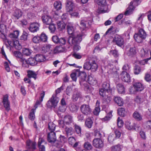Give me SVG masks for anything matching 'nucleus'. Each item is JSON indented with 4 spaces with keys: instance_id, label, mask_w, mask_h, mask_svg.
<instances>
[{
    "instance_id": "nucleus-1",
    "label": "nucleus",
    "mask_w": 151,
    "mask_h": 151,
    "mask_svg": "<svg viewBox=\"0 0 151 151\" xmlns=\"http://www.w3.org/2000/svg\"><path fill=\"white\" fill-rule=\"evenodd\" d=\"M77 73L80 78V84L83 87L84 90L88 91L89 88L88 83L86 81V78L87 76L86 73L83 72H80L79 70H77Z\"/></svg>"
},
{
    "instance_id": "nucleus-2",
    "label": "nucleus",
    "mask_w": 151,
    "mask_h": 151,
    "mask_svg": "<svg viewBox=\"0 0 151 151\" xmlns=\"http://www.w3.org/2000/svg\"><path fill=\"white\" fill-rule=\"evenodd\" d=\"M84 36L83 33H80L77 35L74 34L72 37H69L68 40L69 44L71 45L79 44L82 40Z\"/></svg>"
},
{
    "instance_id": "nucleus-3",
    "label": "nucleus",
    "mask_w": 151,
    "mask_h": 151,
    "mask_svg": "<svg viewBox=\"0 0 151 151\" xmlns=\"http://www.w3.org/2000/svg\"><path fill=\"white\" fill-rule=\"evenodd\" d=\"M59 101L58 98L56 97L55 95H53L52 97L48 101L46 105L49 108H55Z\"/></svg>"
},
{
    "instance_id": "nucleus-4",
    "label": "nucleus",
    "mask_w": 151,
    "mask_h": 151,
    "mask_svg": "<svg viewBox=\"0 0 151 151\" xmlns=\"http://www.w3.org/2000/svg\"><path fill=\"white\" fill-rule=\"evenodd\" d=\"M82 113L86 115H89L91 113V109L88 105L83 104L80 107Z\"/></svg>"
},
{
    "instance_id": "nucleus-5",
    "label": "nucleus",
    "mask_w": 151,
    "mask_h": 151,
    "mask_svg": "<svg viewBox=\"0 0 151 151\" xmlns=\"http://www.w3.org/2000/svg\"><path fill=\"white\" fill-rule=\"evenodd\" d=\"M93 145L96 148L101 149L103 147L104 143L101 139L96 138L93 141Z\"/></svg>"
},
{
    "instance_id": "nucleus-6",
    "label": "nucleus",
    "mask_w": 151,
    "mask_h": 151,
    "mask_svg": "<svg viewBox=\"0 0 151 151\" xmlns=\"http://www.w3.org/2000/svg\"><path fill=\"white\" fill-rule=\"evenodd\" d=\"M47 139L49 142L52 144H54L56 139L55 132H51L47 134Z\"/></svg>"
},
{
    "instance_id": "nucleus-7",
    "label": "nucleus",
    "mask_w": 151,
    "mask_h": 151,
    "mask_svg": "<svg viewBox=\"0 0 151 151\" xmlns=\"http://www.w3.org/2000/svg\"><path fill=\"white\" fill-rule=\"evenodd\" d=\"M8 97L7 94L4 96L2 101L4 107L7 111L10 109V102L8 100Z\"/></svg>"
},
{
    "instance_id": "nucleus-8",
    "label": "nucleus",
    "mask_w": 151,
    "mask_h": 151,
    "mask_svg": "<svg viewBox=\"0 0 151 151\" xmlns=\"http://www.w3.org/2000/svg\"><path fill=\"white\" fill-rule=\"evenodd\" d=\"M40 24L37 23H33L30 25L29 28V30L32 32H37L39 30Z\"/></svg>"
},
{
    "instance_id": "nucleus-9",
    "label": "nucleus",
    "mask_w": 151,
    "mask_h": 151,
    "mask_svg": "<svg viewBox=\"0 0 151 151\" xmlns=\"http://www.w3.org/2000/svg\"><path fill=\"white\" fill-rule=\"evenodd\" d=\"M121 78L123 81L126 82H129L131 79L129 74L126 72L123 71L120 75Z\"/></svg>"
},
{
    "instance_id": "nucleus-10",
    "label": "nucleus",
    "mask_w": 151,
    "mask_h": 151,
    "mask_svg": "<svg viewBox=\"0 0 151 151\" xmlns=\"http://www.w3.org/2000/svg\"><path fill=\"white\" fill-rule=\"evenodd\" d=\"M46 143V142L44 139L42 138L39 139L38 142V146L39 151H45V147L44 145Z\"/></svg>"
},
{
    "instance_id": "nucleus-11",
    "label": "nucleus",
    "mask_w": 151,
    "mask_h": 151,
    "mask_svg": "<svg viewBox=\"0 0 151 151\" xmlns=\"http://www.w3.org/2000/svg\"><path fill=\"white\" fill-rule=\"evenodd\" d=\"M113 42L119 46H121L124 43V40L120 36H117L114 38Z\"/></svg>"
},
{
    "instance_id": "nucleus-12",
    "label": "nucleus",
    "mask_w": 151,
    "mask_h": 151,
    "mask_svg": "<svg viewBox=\"0 0 151 151\" xmlns=\"http://www.w3.org/2000/svg\"><path fill=\"white\" fill-rule=\"evenodd\" d=\"M126 52L128 56L132 57L134 56L136 53V48L134 47H130L129 49L127 50Z\"/></svg>"
},
{
    "instance_id": "nucleus-13",
    "label": "nucleus",
    "mask_w": 151,
    "mask_h": 151,
    "mask_svg": "<svg viewBox=\"0 0 151 151\" xmlns=\"http://www.w3.org/2000/svg\"><path fill=\"white\" fill-rule=\"evenodd\" d=\"M42 19L43 23L46 25L50 24L52 23V19L47 15H43L42 17Z\"/></svg>"
},
{
    "instance_id": "nucleus-14",
    "label": "nucleus",
    "mask_w": 151,
    "mask_h": 151,
    "mask_svg": "<svg viewBox=\"0 0 151 151\" xmlns=\"http://www.w3.org/2000/svg\"><path fill=\"white\" fill-rule=\"evenodd\" d=\"M133 86L135 89L137 91H142L144 88L143 85L141 83L139 82H136L134 83Z\"/></svg>"
},
{
    "instance_id": "nucleus-15",
    "label": "nucleus",
    "mask_w": 151,
    "mask_h": 151,
    "mask_svg": "<svg viewBox=\"0 0 151 151\" xmlns=\"http://www.w3.org/2000/svg\"><path fill=\"white\" fill-rule=\"evenodd\" d=\"M73 6L74 4L72 1H67L66 5L67 12H68L72 11Z\"/></svg>"
},
{
    "instance_id": "nucleus-16",
    "label": "nucleus",
    "mask_w": 151,
    "mask_h": 151,
    "mask_svg": "<svg viewBox=\"0 0 151 151\" xmlns=\"http://www.w3.org/2000/svg\"><path fill=\"white\" fill-rule=\"evenodd\" d=\"M114 102L119 106H122L124 104L122 99L119 96H114Z\"/></svg>"
},
{
    "instance_id": "nucleus-17",
    "label": "nucleus",
    "mask_w": 151,
    "mask_h": 151,
    "mask_svg": "<svg viewBox=\"0 0 151 151\" xmlns=\"http://www.w3.org/2000/svg\"><path fill=\"white\" fill-rule=\"evenodd\" d=\"M27 76L29 78H33L36 80L37 78V74L34 71L28 70L27 71Z\"/></svg>"
},
{
    "instance_id": "nucleus-18",
    "label": "nucleus",
    "mask_w": 151,
    "mask_h": 151,
    "mask_svg": "<svg viewBox=\"0 0 151 151\" xmlns=\"http://www.w3.org/2000/svg\"><path fill=\"white\" fill-rule=\"evenodd\" d=\"M45 95V93L44 91H43L40 93L39 100H37L35 104V109L37 108L38 106L40 105L41 102L42 101Z\"/></svg>"
},
{
    "instance_id": "nucleus-19",
    "label": "nucleus",
    "mask_w": 151,
    "mask_h": 151,
    "mask_svg": "<svg viewBox=\"0 0 151 151\" xmlns=\"http://www.w3.org/2000/svg\"><path fill=\"white\" fill-rule=\"evenodd\" d=\"M100 102L99 101L97 100L96 103V107L93 111V113L94 115H97L99 114L100 111Z\"/></svg>"
},
{
    "instance_id": "nucleus-20",
    "label": "nucleus",
    "mask_w": 151,
    "mask_h": 151,
    "mask_svg": "<svg viewBox=\"0 0 151 151\" xmlns=\"http://www.w3.org/2000/svg\"><path fill=\"white\" fill-rule=\"evenodd\" d=\"M93 123V121L91 118L90 117H88L86 119L85 122V125L87 127L90 128L92 127Z\"/></svg>"
},
{
    "instance_id": "nucleus-21",
    "label": "nucleus",
    "mask_w": 151,
    "mask_h": 151,
    "mask_svg": "<svg viewBox=\"0 0 151 151\" xmlns=\"http://www.w3.org/2000/svg\"><path fill=\"white\" fill-rule=\"evenodd\" d=\"M7 42L9 45L11 47L14 46L16 48L17 46H19V48H21V46L20 45L19 41L17 40L14 41L13 42L7 40Z\"/></svg>"
},
{
    "instance_id": "nucleus-22",
    "label": "nucleus",
    "mask_w": 151,
    "mask_h": 151,
    "mask_svg": "<svg viewBox=\"0 0 151 151\" xmlns=\"http://www.w3.org/2000/svg\"><path fill=\"white\" fill-rule=\"evenodd\" d=\"M88 83L91 85H96L97 83V80L96 78L91 75H90L88 76Z\"/></svg>"
},
{
    "instance_id": "nucleus-23",
    "label": "nucleus",
    "mask_w": 151,
    "mask_h": 151,
    "mask_svg": "<svg viewBox=\"0 0 151 151\" xmlns=\"http://www.w3.org/2000/svg\"><path fill=\"white\" fill-rule=\"evenodd\" d=\"M27 145L28 148L31 149L32 150H34L36 149V143L34 142L30 141H27Z\"/></svg>"
},
{
    "instance_id": "nucleus-24",
    "label": "nucleus",
    "mask_w": 151,
    "mask_h": 151,
    "mask_svg": "<svg viewBox=\"0 0 151 151\" xmlns=\"http://www.w3.org/2000/svg\"><path fill=\"white\" fill-rule=\"evenodd\" d=\"M72 117L69 115H66L64 117V122L67 124H69L73 122Z\"/></svg>"
},
{
    "instance_id": "nucleus-25",
    "label": "nucleus",
    "mask_w": 151,
    "mask_h": 151,
    "mask_svg": "<svg viewBox=\"0 0 151 151\" xmlns=\"http://www.w3.org/2000/svg\"><path fill=\"white\" fill-rule=\"evenodd\" d=\"M35 57L37 62H43L44 61L45 59V56L42 54H37Z\"/></svg>"
},
{
    "instance_id": "nucleus-26",
    "label": "nucleus",
    "mask_w": 151,
    "mask_h": 151,
    "mask_svg": "<svg viewBox=\"0 0 151 151\" xmlns=\"http://www.w3.org/2000/svg\"><path fill=\"white\" fill-rule=\"evenodd\" d=\"M125 125L127 128L129 130L136 129L135 127V124L134 123H131L129 121L126 122Z\"/></svg>"
},
{
    "instance_id": "nucleus-27",
    "label": "nucleus",
    "mask_w": 151,
    "mask_h": 151,
    "mask_svg": "<svg viewBox=\"0 0 151 151\" xmlns=\"http://www.w3.org/2000/svg\"><path fill=\"white\" fill-rule=\"evenodd\" d=\"M134 9V7H133V6L129 5V7L127 8L126 11L125 12L124 14L125 16H128L131 14Z\"/></svg>"
},
{
    "instance_id": "nucleus-28",
    "label": "nucleus",
    "mask_w": 151,
    "mask_h": 151,
    "mask_svg": "<svg viewBox=\"0 0 151 151\" xmlns=\"http://www.w3.org/2000/svg\"><path fill=\"white\" fill-rule=\"evenodd\" d=\"M98 65L95 61L92 60L91 62L90 70L92 72H95L97 69Z\"/></svg>"
},
{
    "instance_id": "nucleus-29",
    "label": "nucleus",
    "mask_w": 151,
    "mask_h": 151,
    "mask_svg": "<svg viewBox=\"0 0 151 151\" xmlns=\"http://www.w3.org/2000/svg\"><path fill=\"white\" fill-rule=\"evenodd\" d=\"M81 97V95L80 93L76 91L74 92L72 99L73 101H76Z\"/></svg>"
},
{
    "instance_id": "nucleus-30",
    "label": "nucleus",
    "mask_w": 151,
    "mask_h": 151,
    "mask_svg": "<svg viewBox=\"0 0 151 151\" xmlns=\"http://www.w3.org/2000/svg\"><path fill=\"white\" fill-rule=\"evenodd\" d=\"M28 63L29 65L32 66L35 65L37 64V62L35 58H30L28 60Z\"/></svg>"
},
{
    "instance_id": "nucleus-31",
    "label": "nucleus",
    "mask_w": 151,
    "mask_h": 151,
    "mask_svg": "<svg viewBox=\"0 0 151 151\" xmlns=\"http://www.w3.org/2000/svg\"><path fill=\"white\" fill-rule=\"evenodd\" d=\"M65 131L67 135H72L73 132V129L71 127H66L65 128Z\"/></svg>"
},
{
    "instance_id": "nucleus-32",
    "label": "nucleus",
    "mask_w": 151,
    "mask_h": 151,
    "mask_svg": "<svg viewBox=\"0 0 151 151\" xmlns=\"http://www.w3.org/2000/svg\"><path fill=\"white\" fill-rule=\"evenodd\" d=\"M122 147V146L119 144L116 145L111 147V151H121Z\"/></svg>"
},
{
    "instance_id": "nucleus-33",
    "label": "nucleus",
    "mask_w": 151,
    "mask_h": 151,
    "mask_svg": "<svg viewBox=\"0 0 151 151\" xmlns=\"http://www.w3.org/2000/svg\"><path fill=\"white\" fill-rule=\"evenodd\" d=\"M117 90L120 93H123L124 92V88L123 85L121 84H118L116 86Z\"/></svg>"
},
{
    "instance_id": "nucleus-34",
    "label": "nucleus",
    "mask_w": 151,
    "mask_h": 151,
    "mask_svg": "<svg viewBox=\"0 0 151 151\" xmlns=\"http://www.w3.org/2000/svg\"><path fill=\"white\" fill-rule=\"evenodd\" d=\"M138 35L141 36L142 38L145 39L147 37V35L144 30L142 29H140L139 31Z\"/></svg>"
},
{
    "instance_id": "nucleus-35",
    "label": "nucleus",
    "mask_w": 151,
    "mask_h": 151,
    "mask_svg": "<svg viewBox=\"0 0 151 151\" xmlns=\"http://www.w3.org/2000/svg\"><path fill=\"white\" fill-rule=\"evenodd\" d=\"M67 32L69 35H73L75 34L74 29L73 26L70 25H68L67 26Z\"/></svg>"
},
{
    "instance_id": "nucleus-36",
    "label": "nucleus",
    "mask_w": 151,
    "mask_h": 151,
    "mask_svg": "<svg viewBox=\"0 0 151 151\" xmlns=\"http://www.w3.org/2000/svg\"><path fill=\"white\" fill-rule=\"evenodd\" d=\"M134 118L137 121H141L142 119V116L138 112L136 111L133 114Z\"/></svg>"
},
{
    "instance_id": "nucleus-37",
    "label": "nucleus",
    "mask_w": 151,
    "mask_h": 151,
    "mask_svg": "<svg viewBox=\"0 0 151 151\" xmlns=\"http://www.w3.org/2000/svg\"><path fill=\"white\" fill-rule=\"evenodd\" d=\"M84 148L88 150H90L92 149L93 146L91 144L88 142H85L83 145Z\"/></svg>"
},
{
    "instance_id": "nucleus-38",
    "label": "nucleus",
    "mask_w": 151,
    "mask_h": 151,
    "mask_svg": "<svg viewBox=\"0 0 151 151\" xmlns=\"http://www.w3.org/2000/svg\"><path fill=\"white\" fill-rule=\"evenodd\" d=\"M134 37L136 41L138 43H141L142 42L143 40H145L141 36H139L138 34H135Z\"/></svg>"
},
{
    "instance_id": "nucleus-39",
    "label": "nucleus",
    "mask_w": 151,
    "mask_h": 151,
    "mask_svg": "<svg viewBox=\"0 0 151 151\" xmlns=\"http://www.w3.org/2000/svg\"><path fill=\"white\" fill-rule=\"evenodd\" d=\"M64 49L62 46H56L55 48L53 53L54 54H56L63 52L64 51Z\"/></svg>"
},
{
    "instance_id": "nucleus-40",
    "label": "nucleus",
    "mask_w": 151,
    "mask_h": 151,
    "mask_svg": "<svg viewBox=\"0 0 151 151\" xmlns=\"http://www.w3.org/2000/svg\"><path fill=\"white\" fill-rule=\"evenodd\" d=\"M56 127V125L52 122H50L48 124V129L50 132H54Z\"/></svg>"
},
{
    "instance_id": "nucleus-41",
    "label": "nucleus",
    "mask_w": 151,
    "mask_h": 151,
    "mask_svg": "<svg viewBox=\"0 0 151 151\" xmlns=\"http://www.w3.org/2000/svg\"><path fill=\"white\" fill-rule=\"evenodd\" d=\"M14 55L16 58L19 59V60L20 61L21 59L24 58L23 57V55L22 53L17 51H15L14 52Z\"/></svg>"
},
{
    "instance_id": "nucleus-42",
    "label": "nucleus",
    "mask_w": 151,
    "mask_h": 151,
    "mask_svg": "<svg viewBox=\"0 0 151 151\" xmlns=\"http://www.w3.org/2000/svg\"><path fill=\"white\" fill-rule=\"evenodd\" d=\"M118 113L119 115L122 116H124L126 114V112L124 109L122 107L119 108L118 110Z\"/></svg>"
},
{
    "instance_id": "nucleus-43",
    "label": "nucleus",
    "mask_w": 151,
    "mask_h": 151,
    "mask_svg": "<svg viewBox=\"0 0 151 151\" xmlns=\"http://www.w3.org/2000/svg\"><path fill=\"white\" fill-rule=\"evenodd\" d=\"M19 34V32L17 30L14 31L13 33H11L9 35V37L12 38H17Z\"/></svg>"
},
{
    "instance_id": "nucleus-44",
    "label": "nucleus",
    "mask_w": 151,
    "mask_h": 151,
    "mask_svg": "<svg viewBox=\"0 0 151 151\" xmlns=\"http://www.w3.org/2000/svg\"><path fill=\"white\" fill-rule=\"evenodd\" d=\"M102 88L108 91H109L110 88L109 83L107 82H104L102 85Z\"/></svg>"
},
{
    "instance_id": "nucleus-45",
    "label": "nucleus",
    "mask_w": 151,
    "mask_h": 151,
    "mask_svg": "<svg viewBox=\"0 0 151 151\" xmlns=\"http://www.w3.org/2000/svg\"><path fill=\"white\" fill-rule=\"evenodd\" d=\"M75 130L77 134L79 135L81 134V128L78 125L75 124L74 125Z\"/></svg>"
},
{
    "instance_id": "nucleus-46",
    "label": "nucleus",
    "mask_w": 151,
    "mask_h": 151,
    "mask_svg": "<svg viewBox=\"0 0 151 151\" xmlns=\"http://www.w3.org/2000/svg\"><path fill=\"white\" fill-rule=\"evenodd\" d=\"M32 52L31 50L28 48H24L22 50V53L24 55L26 56L30 55Z\"/></svg>"
},
{
    "instance_id": "nucleus-47",
    "label": "nucleus",
    "mask_w": 151,
    "mask_h": 151,
    "mask_svg": "<svg viewBox=\"0 0 151 151\" xmlns=\"http://www.w3.org/2000/svg\"><path fill=\"white\" fill-rule=\"evenodd\" d=\"M22 15V13L21 11L19 9L16 10L14 13V16L17 19L20 17Z\"/></svg>"
},
{
    "instance_id": "nucleus-48",
    "label": "nucleus",
    "mask_w": 151,
    "mask_h": 151,
    "mask_svg": "<svg viewBox=\"0 0 151 151\" xmlns=\"http://www.w3.org/2000/svg\"><path fill=\"white\" fill-rule=\"evenodd\" d=\"M40 38L41 42L42 41L43 42H46L47 40V37L46 35L43 33H42L40 35Z\"/></svg>"
},
{
    "instance_id": "nucleus-49",
    "label": "nucleus",
    "mask_w": 151,
    "mask_h": 151,
    "mask_svg": "<svg viewBox=\"0 0 151 151\" xmlns=\"http://www.w3.org/2000/svg\"><path fill=\"white\" fill-rule=\"evenodd\" d=\"M49 27V29L50 32L52 33H54L56 29L55 25L54 24H50Z\"/></svg>"
},
{
    "instance_id": "nucleus-50",
    "label": "nucleus",
    "mask_w": 151,
    "mask_h": 151,
    "mask_svg": "<svg viewBox=\"0 0 151 151\" xmlns=\"http://www.w3.org/2000/svg\"><path fill=\"white\" fill-rule=\"evenodd\" d=\"M134 73L135 74L138 75L141 71V69L140 67L138 65H135L134 68Z\"/></svg>"
},
{
    "instance_id": "nucleus-51",
    "label": "nucleus",
    "mask_w": 151,
    "mask_h": 151,
    "mask_svg": "<svg viewBox=\"0 0 151 151\" xmlns=\"http://www.w3.org/2000/svg\"><path fill=\"white\" fill-rule=\"evenodd\" d=\"M140 53L141 56L142 57H147L148 56L149 54L148 51H145L143 49H142L141 50Z\"/></svg>"
},
{
    "instance_id": "nucleus-52",
    "label": "nucleus",
    "mask_w": 151,
    "mask_h": 151,
    "mask_svg": "<svg viewBox=\"0 0 151 151\" xmlns=\"http://www.w3.org/2000/svg\"><path fill=\"white\" fill-rule=\"evenodd\" d=\"M70 109L72 112H75L77 111L78 108L76 105L74 104H71L70 106Z\"/></svg>"
},
{
    "instance_id": "nucleus-53",
    "label": "nucleus",
    "mask_w": 151,
    "mask_h": 151,
    "mask_svg": "<svg viewBox=\"0 0 151 151\" xmlns=\"http://www.w3.org/2000/svg\"><path fill=\"white\" fill-rule=\"evenodd\" d=\"M71 15V17H75L76 18H79L80 15L78 12H72V11L68 12Z\"/></svg>"
},
{
    "instance_id": "nucleus-54",
    "label": "nucleus",
    "mask_w": 151,
    "mask_h": 151,
    "mask_svg": "<svg viewBox=\"0 0 151 151\" xmlns=\"http://www.w3.org/2000/svg\"><path fill=\"white\" fill-rule=\"evenodd\" d=\"M54 6L57 10L61 9V4L60 1H55L54 3Z\"/></svg>"
},
{
    "instance_id": "nucleus-55",
    "label": "nucleus",
    "mask_w": 151,
    "mask_h": 151,
    "mask_svg": "<svg viewBox=\"0 0 151 151\" xmlns=\"http://www.w3.org/2000/svg\"><path fill=\"white\" fill-rule=\"evenodd\" d=\"M140 3V0H134L130 3L129 5L133 6L134 9L135 6H137Z\"/></svg>"
},
{
    "instance_id": "nucleus-56",
    "label": "nucleus",
    "mask_w": 151,
    "mask_h": 151,
    "mask_svg": "<svg viewBox=\"0 0 151 151\" xmlns=\"http://www.w3.org/2000/svg\"><path fill=\"white\" fill-rule=\"evenodd\" d=\"M91 61L85 63L83 65V68L87 70H90Z\"/></svg>"
},
{
    "instance_id": "nucleus-57",
    "label": "nucleus",
    "mask_w": 151,
    "mask_h": 151,
    "mask_svg": "<svg viewBox=\"0 0 151 151\" xmlns=\"http://www.w3.org/2000/svg\"><path fill=\"white\" fill-rule=\"evenodd\" d=\"M22 63V65L25 67H28L29 64L28 63V60H25L24 58L21 59L20 61Z\"/></svg>"
},
{
    "instance_id": "nucleus-58",
    "label": "nucleus",
    "mask_w": 151,
    "mask_h": 151,
    "mask_svg": "<svg viewBox=\"0 0 151 151\" xmlns=\"http://www.w3.org/2000/svg\"><path fill=\"white\" fill-rule=\"evenodd\" d=\"M112 116V113L111 112H109L104 118H102L103 121H106L109 120Z\"/></svg>"
},
{
    "instance_id": "nucleus-59",
    "label": "nucleus",
    "mask_w": 151,
    "mask_h": 151,
    "mask_svg": "<svg viewBox=\"0 0 151 151\" xmlns=\"http://www.w3.org/2000/svg\"><path fill=\"white\" fill-rule=\"evenodd\" d=\"M135 101L138 103H141L144 101V99L143 97L138 96L136 98Z\"/></svg>"
},
{
    "instance_id": "nucleus-60",
    "label": "nucleus",
    "mask_w": 151,
    "mask_h": 151,
    "mask_svg": "<svg viewBox=\"0 0 151 151\" xmlns=\"http://www.w3.org/2000/svg\"><path fill=\"white\" fill-rule=\"evenodd\" d=\"M29 118L31 120H33L35 118V115L34 110L32 109L31 110V112L30 113Z\"/></svg>"
},
{
    "instance_id": "nucleus-61",
    "label": "nucleus",
    "mask_w": 151,
    "mask_h": 151,
    "mask_svg": "<svg viewBox=\"0 0 151 151\" xmlns=\"http://www.w3.org/2000/svg\"><path fill=\"white\" fill-rule=\"evenodd\" d=\"M78 76V74L77 73V70L76 72L72 73L70 75V77L73 81H76L77 79L76 76Z\"/></svg>"
},
{
    "instance_id": "nucleus-62",
    "label": "nucleus",
    "mask_w": 151,
    "mask_h": 151,
    "mask_svg": "<svg viewBox=\"0 0 151 151\" xmlns=\"http://www.w3.org/2000/svg\"><path fill=\"white\" fill-rule=\"evenodd\" d=\"M40 36H35L32 39V41L35 43H38L41 42Z\"/></svg>"
},
{
    "instance_id": "nucleus-63",
    "label": "nucleus",
    "mask_w": 151,
    "mask_h": 151,
    "mask_svg": "<svg viewBox=\"0 0 151 151\" xmlns=\"http://www.w3.org/2000/svg\"><path fill=\"white\" fill-rule=\"evenodd\" d=\"M67 108V106L60 105L58 107V110L60 112H64L65 111Z\"/></svg>"
},
{
    "instance_id": "nucleus-64",
    "label": "nucleus",
    "mask_w": 151,
    "mask_h": 151,
    "mask_svg": "<svg viewBox=\"0 0 151 151\" xmlns=\"http://www.w3.org/2000/svg\"><path fill=\"white\" fill-rule=\"evenodd\" d=\"M117 124L118 127H122L123 125L124 122L119 117H118L117 119Z\"/></svg>"
}]
</instances>
